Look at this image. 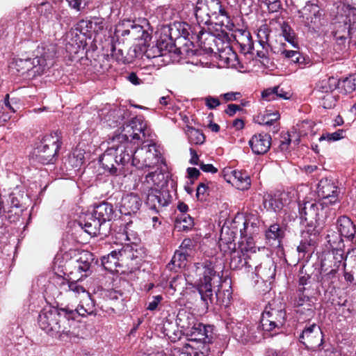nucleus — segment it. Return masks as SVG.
I'll list each match as a JSON object with an SVG mask.
<instances>
[{"mask_svg": "<svg viewBox=\"0 0 356 356\" xmlns=\"http://www.w3.org/2000/svg\"><path fill=\"white\" fill-rule=\"evenodd\" d=\"M59 286L61 293L65 292L69 298H76L79 305L75 309L45 307L38 316L40 327L47 334H67L70 332V320H74L76 316L91 315L95 311V303L90 293L79 282H67L64 278L59 277Z\"/></svg>", "mask_w": 356, "mask_h": 356, "instance_id": "1", "label": "nucleus"}, {"mask_svg": "<svg viewBox=\"0 0 356 356\" xmlns=\"http://www.w3.org/2000/svg\"><path fill=\"white\" fill-rule=\"evenodd\" d=\"M195 268V273L198 278L195 281L194 286L204 304L208 306L214 303L216 300L217 305L227 306L232 293L229 283L222 282V277L215 271L213 264L209 261L197 263Z\"/></svg>", "mask_w": 356, "mask_h": 356, "instance_id": "2", "label": "nucleus"}, {"mask_svg": "<svg viewBox=\"0 0 356 356\" xmlns=\"http://www.w3.org/2000/svg\"><path fill=\"white\" fill-rule=\"evenodd\" d=\"M108 147L99 159L106 172L112 175L124 172V167L131 161L132 149L126 135H113L108 138Z\"/></svg>", "mask_w": 356, "mask_h": 356, "instance_id": "3", "label": "nucleus"}, {"mask_svg": "<svg viewBox=\"0 0 356 356\" xmlns=\"http://www.w3.org/2000/svg\"><path fill=\"white\" fill-rule=\"evenodd\" d=\"M60 139V133L58 131L42 136L34 149L36 159L43 164L54 163L62 144Z\"/></svg>", "mask_w": 356, "mask_h": 356, "instance_id": "4", "label": "nucleus"}, {"mask_svg": "<svg viewBox=\"0 0 356 356\" xmlns=\"http://www.w3.org/2000/svg\"><path fill=\"white\" fill-rule=\"evenodd\" d=\"M55 55L56 50L53 44L39 46L34 58L25 59L27 76L33 78L42 74L47 67L48 60L52 59Z\"/></svg>", "mask_w": 356, "mask_h": 356, "instance_id": "5", "label": "nucleus"}, {"mask_svg": "<svg viewBox=\"0 0 356 356\" xmlns=\"http://www.w3.org/2000/svg\"><path fill=\"white\" fill-rule=\"evenodd\" d=\"M325 206L321 202L307 201L299 207L301 218L307 222L309 227H314L312 232H318L324 227Z\"/></svg>", "mask_w": 356, "mask_h": 356, "instance_id": "6", "label": "nucleus"}, {"mask_svg": "<svg viewBox=\"0 0 356 356\" xmlns=\"http://www.w3.org/2000/svg\"><path fill=\"white\" fill-rule=\"evenodd\" d=\"M195 16L198 25L193 28L189 27L191 32V38L195 39L201 44H204L205 40H214L213 35L201 26L202 24H209L211 18V15L202 0H197V1Z\"/></svg>", "mask_w": 356, "mask_h": 356, "instance_id": "7", "label": "nucleus"}, {"mask_svg": "<svg viewBox=\"0 0 356 356\" xmlns=\"http://www.w3.org/2000/svg\"><path fill=\"white\" fill-rule=\"evenodd\" d=\"M115 135H126L127 140L129 143V150L132 149L131 140H141L145 143L152 140V133L147 123L141 118H134L131 119L129 123L123 126L121 133Z\"/></svg>", "mask_w": 356, "mask_h": 356, "instance_id": "8", "label": "nucleus"}, {"mask_svg": "<svg viewBox=\"0 0 356 356\" xmlns=\"http://www.w3.org/2000/svg\"><path fill=\"white\" fill-rule=\"evenodd\" d=\"M161 153L155 144H148L131 153V165L138 168H152L160 160Z\"/></svg>", "mask_w": 356, "mask_h": 356, "instance_id": "9", "label": "nucleus"}, {"mask_svg": "<svg viewBox=\"0 0 356 356\" xmlns=\"http://www.w3.org/2000/svg\"><path fill=\"white\" fill-rule=\"evenodd\" d=\"M285 321V311L283 309L273 308L269 305L261 314L260 327L264 332H276L284 325Z\"/></svg>", "mask_w": 356, "mask_h": 356, "instance_id": "10", "label": "nucleus"}, {"mask_svg": "<svg viewBox=\"0 0 356 356\" xmlns=\"http://www.w3.org/2000/svg\"><path fill=\"white\" fill-rule=\"evenodd\" d=\"M336 226L339 235L336 236V239H334L332 238L331 235L328 234L327 236V242L333 248H341L343 245L342 237L349 241L353 239L356 233V225L349 217L341 216L337 220Z\"/></svg>", "mask_w": 356, "mask_h": 356, "instance_id": "11", "label": "nucleus"}, {"mask_svg": "<svg viewBox=\"0 0 356 356\" xmlns=\"http://www.w3.org/2000/svg\"><path fill=\"white\" fill-rule=\"evenodd\" d=\"M304 24L314 31H318L322 24V12L315 3H307L302 12Z\"/></svg>", "mask_w": 356, "mask_h": 356, "instance_id": "12", "label": "nucleus"}, {"mask_svg": "<svg viewBox=\"0 0 356 356\" xmlns=\"http://www.w3.org/2000/svg\"><path fill=\"white\" fill-rule=\"evenodd\" d=\"M318 196L321 199L320 202L325 207L334 204L338 200V188L333 181L328 179H322L317 187Z\"/></svg>", "mask_w": 356, "mask_h": 356, "instance_id": "13", "label": "nucleus"}, {"mask_svg": "<svg viewBox=\"0 0 356 356\" xmlns=\"http://www.w3.org/2000/svg\"><path fill=\"white\" fill-rule=\"evenodd\" d=\"M300 341L306 348L313 350H316L323 343V334L320 327L313 323L305 327L300 336Z\"/></svg>", "mask_w": 356, "mask_h": 356, "instance_id": "14", "label": "nucleus"}, {"mask_svg": "<svg viewBox=\"0 0 356 356\" xmlns=\"http://www.w3.org/2000/svg\"><path fill=\"white\" fill-rule=\"evenodd\" d=\"M211 17L220 19L221 26L229 30L232 29L234 24L231 20L229 13L221 5L220 0H202Z\"/></svg>", "mask_w": 356, "mask_h": 356, "instance_id": "15", "label": "nucleus"}, {"mask_svg": "<svg viewBox=\"0 0 356 356\" xmlns=\"http://www.w3.org/2000/svg\"><path fill=\"white\" fill-rule=\"evenodd\" d=\"M172 196L167 189H151L147 197L146 204L151 209L159 211L163 207L168 205Z\"/></svg>", "mask_w": 356, "mask_h": 356, "instance_id": "16", "label": "nucleus"}, {"mask_svg": "<svg viewBox=\"0 0 356 356\" xmlns=\"http://www.w3.org/2000/svg\"><path fill=\"white\" fill-rule=\"evenodd\" d=\"M142 204V200L137 194H126L121 199L119 210L122 215L135 214L140 210Z\"/></svg>", "mask_w": 356, "mask_h": 356, "instance_id": "17", "label": "nucleus"}, {"mask_svg": "<svg viewBox=\"0 0 356 356\" xmlns=\"http://www.w3.org/2000/svg\"><path fill=\"white\" fill-rule=\"evenodd\" d=\"M92 254L89 252H83L80 254L79 259L75 261H70L68 265H73L74 267L75 272L70 271V274L75 273H84V275H81V277L77 278L76 281L80 284V281L83 277H87L90 273L91 261H92ZM70 282V280H66ZM73 282H76L74 280Z\"/></svg>", "mask_w": 356, "mask_h": 356, "instance_id": "18", "label": "nucleus"}, {"mask_svg": "<svg viewBox=\"0 0 356 356\" xmlns=\"http://www.w3.org/2000/svg\"><path fill=\"white\" fill-rule=\"evenodd\" d=\"M271 136L268 134H259L254 135L249 140V145L255 154L266 153L271 145Z\"/></svg>", "mask_w": 356, "mask_h": 356, "instance_id": "19", "label": "nucleus"}, {"mask_svg": "<svg viewBox=\"0 0 356 356\" xmlns=\"http://www.w3.org/2000/svg\"><path fill=\"white\" fill-rule=\"evenodd\" d=\"M79 224L90 236H97L101 234L102 227L104 225L93 212L85 214Z\"/></svg>", "mask_w": 356, "mask_h": 356, "instance_id": "20", "label": "nucleus"}, {"mask_svg": "<svg viewBox=\"0 0 356 356\" xmlns=\"http://www.w3.org/2000/svg\"><path fill=\"white\" fill-rule=\"evenodd\" d=\"M182 327L190 329L188 334L191 337V341L192 342H202V341H211V335L209 334L211 332L209 329H211L210 326H206L200 323H196L190 327L189 325H181Z\"/></svg>", "mask_w": 356, "mask_h": 356, "instance_id": "21", "label": "nucleus"}, {"mask_svg": "<svg viewBox=\"0 0 356 356\" xmlns=\"http://www.w3.org/2000/svg\"><path fill=\"white\" fill-rule=\"evenodd\" d=\"M236 337H238V340L243 343L252 342L257 343L263 338V335L258 327H243L241 330V327H238L234 332Z\"/></svg>", "mask_w": 356, "mask_h": 356, "instance_id": "22", "label": "nucleus"}, {"mask_svg": "<svg viewBox=\"0 0 356 356\" xmlns=\"http://www.w3.org/2000/svg\"><path fill=\"white\" fill-rule=\"evenodd\" d=\"M333 258L335 259V261L334 262L333 266L332 267V269L330 271L326 272L327 269H324L325 264H321V282L323 284L327 283L329 284L332 283L337 278V273L341 266V261L343 259V255L341 253L334 257Z\"/></svg>", "mask_w": 356, "mask_h": 356, "instance_id": "23", "label": "nucleus"}, {"mask_svg": "<svg viewBox=\"0 0 356 356\" xmlns=\"http://www.w3.org/2000/svg\"><path fill=\"white\" fill-rule=\"evenodd\" d=\"M232 177V182L235 186L241 191L247 190L250 188L251 184L250 177L246 172L241 170H234L231 172Z\"/></svg>", "mask_w": 356, "mask_h": 356, "instance_id": "24", "label": "nucleus"}, {"mask_svg": "<svg viewBox=\"0 0 356 356\" xmlns=\"http://www.w3.org/2000/svg\"><path fill=\"white\" fill-rule=\"evenodd\" d=\"M281 195L265 194L263 199L264 207L269 211L277 212L280 211L284 204L282 201Z\"/></svg>", "mask_w": 356, "mask_h": 356, "instance_id": "25", "label": "nucleus"}, {"mask_svg": "<svg viewBox=\"0 0 356 356\" xmlns=\"http://www.w3.org/2000/svg\"><path fill=\"white\" fill-rule=\"evenodd\" d=\"M92 212L104 225L106 221L111 220L113 214V208L111 204L102 202L96 206Z\"/></svg>", "mask_w": 356, "mask_h": 356, "instance_id": "26", "label": "nucleus"}, {"mask_svg": "<svg viewBox=\"0 0 356 356\" xmlns=\"http://www.w3.org/2000/svg\"><path fill=\"white\" fill-rule=\"evenodd\" d=\"M310 231L312 232V230L309 229L307 232H302V238L304 239L301 241L300 245L297 248V250L299 254V258H303L305 253L309 251V247L315 243L316 234L318 232H314V233H311L309 236H308L309 238H307V235L309 234Z\"/></svg>", "mask_w": 356, "mask_h": 356, "instance_id": "27", "label": "nucleus"}, {"mask_svg": "<svg viewBox=\"0 0 356 356\" xmlns=\"http://www.w3.org/2000/svg\"><path fill=\"white\" fill-rule=\"evenodd\" d=\"M15 112L16 109L13 106V102L9 101V95L7 94L3 102L0 104V126L3 125L5 122L10 119V113H14Z\"/></svg>", "mask_w": 356, "mask_h": 356, "instance_id": "28", "label": "nucleus"}, {"mask_svg": "<svg viewBox=\"0 0 356 356\" xmlns=\"http://www.w3.org/2000/svg\"><path fill=\"white\" fill-rule=\"evenodd\" d=\"M163 43L159 44V45H154L152 47H145V51L144 56L148 59L150 58H158L160 57L170 58L171 51L163 49Z\"/></svg>", "mask_w": 356, "mask_h": 356, "instance_id": "29", "label": "nucleus"}, {"mask_svg": "<svg viewBox=\"0 0 356 356\" xmlns=\"http://www.w3.org/2000/svg\"><path fill=\"white\" fill-rule=\"evenodd\" d=\"M210 341L197 342L195 344H186L185 348H191V352L188 353L190 356H208L210 352Z\"/></svg>", "mask_w": 356, "mask_h": 356, "instance_id": "30", "label": "nucleus"}, {"mask_svg": "<svg viewBox=\"0 0 356 356\" xmlns=\"http://www.w3.org/2000/svg\"><path fill=\"white\" fill-rule=\"evenodd\" d=\"M284 233V230L278 224H273L266 231L265 236L269 243L273 244L274 242L280 243Z\"/></svg>", "mask_w": 356, "mask_h": 356, "instance_id": "31", "label": "nucleus"}, {"mask_svg": "<svg viewBox=\"0 0 356 356\" xmlns=\"http://www.w3.org/2000/svg\"><path fill=\"white\" fill-rule=\"evenodd\" d=\"M125 254L126 250L123 249H121L118 251H112L107 256L103 257L102 259V264L105 266L106 268H111V266H107L108 264H113L115 266H118V261L120 260L122 261Z\"/></svg>", "mask_w": 356, "mask_h": 356, "instance_id": "32", "label": "nucleus"}, {"mask_svg": "<svg viewBox=\"0 0 356 356\" xmlns=\"http://www.w3.org/2000/svg\"><path fill=\"white\" fill-rule=\"evenodd\" d=\"M306 305L307 308V319L312 318L314 314L313 308V302L311 301L310 298L307 295H305L304 293H298V296L295 301V305L297 307H301Z\"/></svg>", "mask_w": 356, "mask_h": 356, "instance_id": "33", "label": "nucleus"}, {"mask_svg": "<svg viewBox=\"0 0 356 356\" xmlns=\"http://www.w3.org/2000/svg\"><path fill=\"white\" fill-rule=\"evenodd\" d=\"M280 118L278 113H270L266 111L263 114H259L255 118V122L260 124L272 125Z\"/></svg>", "mask_w": 356, "mask_h": 356, "instance_id": "34", "label": "nucleus"}, {"mask_svg": "<svg viewBox=\"0 0 356 356\" xmlns=\"http://www.w3.org/2000/svg\"><path fill=\"white\" fill-rule=\"evenodd\" d=\"M186 134L188 136L189 142L192 144L200 145L204 142V135L198 129L187 127Z\"/></svg>", "mask_w": 356, "mask_h": 356, "instance_id": "35", "label": "nucleus"}, {"mask_svg": "<svg viewBox=\"0 0 356 356\" xmlns=\"http://www.w3.org/2000/svg\"><path fill=\"white\" fill-rule=\"evenodd\" d=\"M339 86V80L330 76L327 79L322 80L319 83V90L322 92L328 93L332 92Z\"/></svg>", "mask_w": 356, "mask_h": 356, "instance_id": "36", "label": "nucleus"}, {"mask_svg": "<svg viewBox=\"0 0 356 356\" xmlns=\"http://www.w3.org/2000/svg\"><path fill=\"white\" fill-rule=\"evenodd\" d=\"M341 90L345 93H351L356 89V75H351L339 81Z\"/></svg>", "mask_w": 356, "mask_h": 356, "instance_id": "37", "label": "nucleus"}, {"mask_svg": "<svg viewBox=\"0 0 356 356\" xmlns=\"http://www.w3.org/2000/svg\"><path fill=\"white\" fill-rule=\"evenodd\" d=\"M190 256V252H184V251H176L172 260L171 264L174 267L179 268H184L186 265L187 258Z\"/></svg>", "mask_w": 356, "mask_h": 356, "instance_id": "38", "label": "nucleus"}, {"mask_svg": "<svg viewBox=\"0 0 356 356\" xmlns=\"http://www.w3.org/2000/svg\"><path fill=\"white\" fill-rule=\"evenodd\" d=\"M259 227L254 222H251L249 220H245L243 223V228L241 229V237L252 238V236L257 234Z\"/></svg>", "mask_w": 356, "mask_h": 356, "instance_id": "39", "label": "nucleus"}, {"mask_svg": "<svg viewBox=\"0 0 356 356\" xmlns=\"http://www.w3.org/2000/svg\"><path fill=\"white\" fill-rule=\"evenodd\" d=\"M270 33V29L267 24L261 25L257 31V38L259 44L261 45L263 49L268 46L269 35Z\"/></svg>", "mask_w": 356, "mask_h": 356, "instance_id": "40", "label": "nucleus"}, {"mask_svg": "<svg viewBox=\"0 0 356 356\" xmlns=\"http://www.w3.org/2000/svg\"><path fill=\"white\" fill-rule=\"evenodd\" d=\"M282 33L285 40L292 44L293 47L298 48V43L296 41V34L291 27L286 22H284L281 26Z\"/></svg>", "mask_w": 356, "mask_h": 356, "instance_id": "41", "label": "nucleus"}, {"mask_svg": "<svg viewBox=\"0 0 356 356\" xmlns=\"http://www.w3.org/2000/svg\"><path fill=\"white\" fill-rule=\"evenodd\" d=\"M280 55L294 63L301 64L305 60L298 51L283 49L280 51Z\"/></svg>", "mask_w": 356, "mask_h": 356, "instance_id": "42", "label": "nucleus"}, {"mask_svg": "<svg viewBox=\"0 0 356 356\" xmlns=\"http://www.w3.org/2000/svg\"><path fill=\"white\" fill-rule=\"evenodd\" d=\"M177 227L183 229H188L193 225V218L186 213H181L176 218Z\"/></svg>", "mask_w": 356, "mask_h": 356, "instance_id": "43", "label": "nucleus"}, {"mask_svg": "<svg viewBox=\"0 0 356 356\" xmlns=\"http://www.w3.org/2000/svg\"><path fill=\"white\" fill-rule=\"evenodd\" d=\"M345 131L343 129H338L337 131L333 133H326L322 134L319 138V140H327L330 142L337 141L345 137Z\"/></svg>", "mask_w": 356, "mask_h": 356, "instance_id": "44", "label": "nucleus"}, {"mask_svg": "<svg viewBox=\"0 0 356 356\" xmlns=\"http://www.w3.org/2000/svg\"><path fill=\"white\" fill-rule=\"evenodd\" d=\"M131 38L134 40H145L146 31L143 27L138 24L131 25Z\"/></svg>", "mask_w": 356, "mask_h": 356, "instance_id": "45", "label": "nucleus"}, {"mask_svg": "<svg viewBox=\"0 0 356 356\" xmlns=\"http://www.w3.org/2000/svg\"><path fill=\"white\" fill-rule=\"evenodd\" d=\"M311 286V277L309 275L305 274L300 276L298 281V293H304Z\"/></svg>", "mask_w": 356, "mask_h": 356, "instance_id": "46", "label": "nucleus"}, {"mask_svg": "<svg viewBox=\"0 0 356 356\" xmlns=\"http://www.w3.org/2000/svg\"><path fill=\"white\" fill-rule=\"evenodd\" d=\"M245 261L239 252H234L230 259V266L233 269L238 268L244 265Z\"/></svg>", "mask_w": 356, "mask_h": 356, "instance_id": "47", "label": "nucleus"}, {"mask_svg": "<svg viewBox=\"0 0 356 356\" xmlns=\"http://www.w3.org/2000/svg\"><path fill=\"white\" fill-rule=\"evenodd\" d=\"M145 51V46L144 45H135L129 49V54L132 58H143L145 57L144 52Z\"/></svg>", "mask_w": 356, "mask_h": 356, "instance_id": "48", "label": "nucleus"}, {"mask_svg": "<svg viewBox=\"0 0 356 356\" xmlns=\"http://www.w3.org/2000/svg\"><path fill=\"white\" fill-rule=\"evenodd\" d=\"M256 274L262 280L272 277L275 274V270H271L270 268L263 267L261 265L256 267Z\"/></svg>", "mask_w": 356, "mask_h": 356, "instance_id": "49", "label": "nucleus"}, {"mask_svg": "<svg viewBox=\"0 0 356 356\" xmlns=\"http://www.w3.org/2000/svg\"><path fill=\"white\" fill-rule=\"evenodd\" d=\"M195 248V243L191 238H185L183 240L179 248L180 251L184 252H190V255L192 254L193 250Z\"/></svg>", "mask_w": 356, "mask_h": 356, "instance_id": "50", "label": "nucleus"}, {"mask_svg": "<svg viewBox=\"0 0 356 356\" xmlns=\"http://www.w3.org/2000/svg\"><path fill=\"white\" fill-rule=\"evenodd\" d=\"M13 67L22 75L26 74V60L23 58H17L13 63Z\"/></svg>", "mask_w": 356, "mask_h": 356, "instance_id": "51", "label": "nucleus"}, {"mask_svg": "<svg viewBox=\"0 0 356 356\" xmlns=\"http://www.w3.org/2000/svg\"><path fill=\"white\" fill-rule=\"evenodd\" d=\"M67 1L72 8L76 10L84 8L88 3V0H67Z\"/></svg>", "mask_w": 356, "mask_h": 356, "instance_id": "52", "label": "nucleus"}, {"mask_svg": "<svg viewBox=\"0 0 356 356\" xmlns=\"http://www.w3.org/2000/svg\"><path fill=\"white\" fill-rule=\"evenodd\" d=\"M205 105L209 108V109H214L218 106H220V102L218 98L208 96L204 98Z\"/></svg>", "mask_w": 356, "mask_h": 356, "instance_id": "53", "label": "nucleus"}, {"mask_svg": "<svg viewBox=\"0 0 356 356\" xmlns=\"http://www.w3.org/2000/svg\"><path fill=\"white\" fill-rule=\"evenodd\" d=\"M21 195L15 193H11L9 199L10 202V206L13 208L19 209L21 207Z\"/></svg>", "mask_w": 356, "mask_h": 356, "instance_id": "54", "label": "nucleus"}, {"mask_svg": "<svg viewBox=\"0 0 356 356\" xmlns=\"http://www.w3.org/2000/svg\"><path fill=\"white\" fill-rule=\"evenodd\" d=\"M262 98L266 101H272L277 99L275 87L267 88L262 92Z\"/></svg>", "mask_w": 356, "mask_h": 356, "instance_id": "55", "label": "nucleus"}, {"mask_svg": "<svg viewBox=\"0 0 356 356\" xmlns=\"http://www.w3.org/2000/svg\"><path fill=\"white\" fill-rule=\"evenodd\" d=\"M220 97L223 98L225 102H227L238 99L241 97V94L239 92H229L222 94Z\"/></svg>", "mask_w": 356, "mask_h": 356, "instance_id": "56", "label": "nucleus"}, {"mask_svg": "<svg viewBox=\"0 0 356 356\" xmlns=\"http://www.w3.org/2000/svg\"><path fill=\"white\" fill-rule=\"evenodd\" d=\"M163 300V297L160 295L154 296L152 298V300L149 302L147 307V309L149 311H154L156 309L159 304Z\"/></svg>", "mask_w": 356, "mask_h": 356, "instance_id": "57", "label": "nucleus"}, {"mask_svg": "<svg viewBox=\"0 0 356 356\" xmlns=\"http://www.w3.org/2000/svg\"><path fill=\"white\" fill-rule=\"evenodd\" d=\"M122 236L123 237V239L130 242L131 243H136L138 238L136 236V234L131 232V233L129 232L128 227H126L124 229V232L122 233Z\"/></svg>", "mask_w": 356, "mask_h": 356, "instance_id": "58", "label": "nucleus"}, {"mask_svg": "<svg viewBox=\"0 0 356 356\" xmlns=\"http://www.w3.org/2000/svg\"><path fill=\"white\" fill-rule=\"evenodd\" d=\"M275 94L277 99H288L291 97V95L289 92L284 91L283 88L280 86H275Z\"/></svg>", "mask_w": 356, "mask_h": 356, "instance_id": "59", "label": "nucleus"}, {"mask_svg": "<svg viewBox=\"0 0 356 356\" xmlns=\"http://www.w3.org/2000/svg\"><path fill=\"white\" fill-rule=\"evenodd\" d=\"M266 356H291V354L286 350L268 349L266 353Z\"/></svg>", "mask_w": 356, "mask_h": 356, "instance_id": "60", "label": "nucleus"}, {"mask_svg": "<svg viewBox=\"0 0 356 356\" xmlns=\"http://www.w3.org/2000/svg\"><path fill=\"white\" fill-rule=\"evenodd\" d=\"M39 12L41 13H43V11H45L44 15H46L47 18H49V15L52 16V7L49 3H42L40 6L38 8Z\"/></svg>", "mask_w": 356, "mask_h": 356, "instance_id": "61", "label": "nucleus"}, {"mask_svg": "<svg viewBox=\"0 0 356 356\" xmlns=\"http://www.w3.org/2000/svg\"><path fill=\"white\" fill-rule=\"evenodd\" d=\"M76 157L75 163H73L76 167L80 166L83 163V155L81 152H78L76 155H75V152L73 153L72 156L70 157V161L73 162V161Z\"/></svg>", "mask_w": 356, "mask_h": 356, "instance_id": "62", "label": "nucleus"}, {"mask_svg": "<svg viewBox=\"0 0 356 356\" xmlns=\"http://www.w3.org/2000/svg\"><path fill=\"white\" fill-rule=\"evenodd\" d=\"M207 189H208V187L207 186L206 184H204V183L200 184L197 188V193H196L197 197L198 199L202 200L204 197V195H205V193L207 191Z\"/></svg>", "mask_w": 356, "mask_h": 356, "instance_id": "63", "label": "nucleus"}, {"mask_svg": "<svg viewBox=\"0 0 356 356\" xmlns=\"http://www.w3.org/2000/svg\"><path fill=\"white\" fill-rule=\"evenodd\" d=\"M240 109L241 107L238 105L232 104L227 106V108L225 112L228 115L233 116Z\"/></svg>", "mask_w": 356, "mask_h": 356, "instance_id": "64", "label": "nucleus"}]
</instances>
